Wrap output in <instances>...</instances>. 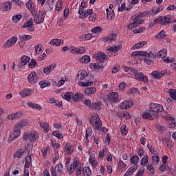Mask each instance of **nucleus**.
Instances as JSON below:
<instances>
[{"label":"nucleus","mask_w":176,"mask_h":176,"mask_svg":"<svg viewBox=\"0 0 176 176\" xmlns=\"http://www.w3.org/2000/svg\"><path fill=\"white\" fill-rule=\"evenodd\" d=\"M88 16H89V21L94 22L96 21V20H97V15L96 14H94L93 11H92V13L89 14Z\"/></svg>","instance_id":"338daca9"},{"label":"nucleus","mask_w":176,"mask_h":176,"mask_svg":"<svg viewBox=\"0 0 176 176\" xmlns=\"http://www.w3.org/2000/svg\"><path fill=\"white\" fill-rule=\"evenodd\" d=\"M23 116V111H18L16 113H12L7 116V119L10 120H14V119H19Z\"/></svg>","instance_id":"b1692460"},{"label":"nucleus","mask_w":176,"mask_h":176,"mask_svg":"<svg viewBox=\"0 0 176 176\" xmlns=\"http://www.w3.org/2000/svg\"><path fill=\"white\" fill-rule=\"evenodd\" d=\"M74 96V93L69 91L66 92L65 94H62L61 97L63 98V100H65L68 102H71V100H72V97Z\"/></svg>","instance_id":"473e14b6"},{"label":"nucleus","mask_w":176,"mask_h":176,"mask_svg":"<svg viewBox=\"0 0 176 176\" xmlns=\"http://www.w3.org/2000/svg\"><path fill=\"white\" fill-rule=\"evenodd\" d=\"M12 5L13 3H12V1H6L3 4V10H5L6 12H9V10L12 9Z\"/></svg>","instance_id":"ea45409f"},{"label":"nucleus","mask_w":176,"mask_h":176,"mask_svg":"<svg viewBox=\"0 0 176 176\" xmlns=\"http://www.w3.org/2000/svg\"><path fill=\"white\" fill-rule=\"evenodd\" d=\"M52 135H54V137H56L58 140H61L63 138V134L58 132V131H54L52 133Z\"/></svg>","instance_id":"69168bd1"},{"label":"nucleus","mask_w":176,"mask_h":176,"mask_svg":"<svg viewBox=\"0 0 176 176\" xmlns=\"http://www.w3.org/2000/svg\"><path fill=\"white\" fill-rule=\"evenodd\" d=\"M147 14H148V12H144L141 13L140 14L135 16L133 22H131L128 25V28L129 30H134V28H137V27H138V25H140L142 24V23H144V20H142V17H145V16H146Z\"/></svg>","instance_id":"7ed1b4c3"},{"label":"nucleus","mask_w":176,"mask_h":176,"mask_svg":"<svg viewBox=\"0 0 176 176\" xmlns=\"http://www.w3.org/2000/svg\"><path fill=\"white\" fill-rule=\"evenodd\" d=\"M30 60H31V58H30L28 56H23L21 57V61L19 63V67H24L25 65H27L28 63H30Z\"/></svg>","instance_id":"c756f323"},{"label":"nucleus","mask_w":176,"mask_h":176,"mask_svg":"<svg viewBox=\"0 0 176 176\" xmlns=\"http://www.w3.org/2000/svg\"><path fill=\"white\" fill-rule=\"evenodd\" d=\"M168 93L172 100L176 101V89H169Z\"/></svg>","instance_id":"09e8293b"},{"label":"nucleus","mask_w":176,"mask_h":176,"mask_svg":"<svg viewBox=\"0 0 176 176\" xmlns=\"http://www.w3.org/2000/svg\"><path fill=\"white\" fill-rule=\"evenodd\" d=\"M167 56V50H162L157 53V57H160L161 58H164Z\"/></svg>","instance_id":"680f3d73"},{"label":"nucleus","mask_w":176,"mask_h":176,"mask_svg":"<svg viewBox=\"0 0 176 176\" xmlns=\"http://www.w3.org/2000/svg\"><path fill=\"white\" fill-rule=\"evenodd\" d=\"M23 137L25 141H28L29 140L30 142L34 143L36 142V141H38L39 139V133L35 131H33L24 133Z\"/></svg>","instance_id":"20e7f679"},{"label":"nucleus","mask_w":176,"mask_h":176,"mask_svg":"<svg viewBox=\"0 0 176 176\" xmlns=\"http://www.w3.org/2000/svg\"><path fill=\"white\" fill-rule=\"evenodd\" d=\"M89 67L92 71H97V69H101L102 68V65H99L97 63H90Z\"/></svg>","instance_id":"8fccbe9b"},{"label":"nucleus","mask_w":176,"mask_h":176,"mask_svg":"<svg viewBox=\"0 0 176 176\" xmlns=\"http://www.w3.org/2000/svg\"><path fill=\"white\" fill-rule=\"evenodd\" d=\"M122 49V44H120L119 45H114L113 47H110L107 48V52H109L111 54H113V53H116L117 54L118 52Z\"/></svg>","instance_id":"393cba45"},{"label":"nucleus","mask_w":176,"mask_h":176,"mask_svg":"<svg viewBox=\"0 0 176 176\" xmlns=\"http://www.w3.org/2000/svg\"><path fill=\"white\" fill-rule=\"evenodd\" d=\"M28 107L30 108H32V109H37L38 111L42 110V107L40 104L32 103L31 102H29L28 103Z\"/></svg>","instance_id":"a18cd8bd"},{"label":"nucleus","mask_w":176,"mask_h":176,"mask_svg":"<svg viewBox=\"0 0 176 176\" xmlns=\"http://www.w3.org/2000/svg\"><path fill=\"white\" fill-rule=\"evenodd\" d=\"M120 133L122 135H127L129 134V128L127 125L122 124L120 127Z\"/></svg>","instance_id":"de8ad7c7"},{"label":"nucleus","mask_w":176,"mask_h":176,"mask_svg":"<svg viewBox=\"0 0 176 176\" xmlns=\"http://www.w3.org/2000/svg\"><path fill=\"white\" fill-rule=\"evenodd\" d=\"M134 76L135 79L140 82H144V83H148V76H145L142 72H135Z\"/></svg>","instance_id":"ddd939ff"},{"label":"nucleus","mask_w":176,"mask_h":176,"mask_svg":"<svg viewBox=\"0 0 176 176\" xmlns=\"http://www.w3.org/2000/svg\"><path fill=\"white\" fill-rule=\"evenodd\" d=\"M39 79V76H38V74L35 72H32L28 76V80L29 83H31L32 85H34V83H36Z\"/></svg>","instance_id":"4468645a"},{"label":"nucleus","mask_w":176,"mask_h":176,"mask_svg":"<svg viewBox=\"0 0 176 176\" xmlns=\"http://www.w3.org/2000/svg\"><path fill=\"white\" fill-rule=\"evenodd\" d=\"M63 43V40L58 38L52 39L50 42V45H52V46H61Z\"/></svg>","instance_id":"4c0bfd02"},{"label":"nucleus","mask_w":176,"mask_h":176,"mask_svg":"<svg viewBox=\"0 0 176 176\" xmlns=\"http://www.w3.org/2000/svg\"><path fill=\"white\" fill-rule=\"evenodd\" d=\"M32 162V157H31V154H28L27 157L25 158V170L23 176H30V164H31Z\"/></svg>","instance_id":"1a4fd4ad"},{"label":"nucleus","mask_w":176,"mask_h":176,"mask_svg":"<svg viewBox=\"0 0 176 176\" xmlns=\"http://www.w3.org/2000/svg\"><path fill=\"white\" fill-rule=\"evenodd\" d=\"M93 81H80L78 82V86H81L82 87H87V86H91Z\"/></svg>","instance_id":"603ef678"},{"label":"nucleus","mask_w":176,"mask_h":176,"mask_svg":"<svg viewBox=\"0 0 176 176\" xmlns=\"http://www.w3.org/2000/svg\"><path fill=\"white\" fill-rule=\"evenodd\" d=\"M44 20L45 13L42 11H39L34 16V23H36V24H41V23H43Z\"/></svg>","instance_id":"2eb2a0df"},{"label":"nucleus","mask_w":176,"mask_h":176,"mask_svg":"<svg viewBox=\"0 0 176 176\" xmlns=\"http://www.w3.org/2000/svg\"><path fill=\"white\" fill-rule=\"evenodd\" d=\"M126 167H127V164H124V162H123V161L120 160V162L118 163V168L121 171H124L126 170Z\"/></svg>","instance_id":"bf43d9fd"},{"label":"nucleus","mask_w":176,"mask_h":176,"mask_svg":"<svg viewBox=\"0 0 176 176\" xmlns=\"http://www.w3.org/2000/svg\"><path fill=\"white\" fill-rule=\"evenodd\" d=\"M102 107V102H93L91 105V109H95L96 111H100Z\"/></svg>","instance_id":"58836bf2"},{"label":"nucleus","mask_w":176,"mask_h":176,"mask_svg":"<svg viewBox=\"0 0 176 176\" xmlns=\"http://www.w3.org/2000/svg\"><path fill=\"white\" fill-rule=\"evenodd\" d=\"M100 120V116L96 113H92L91 117L89 118V123H91V121L96 122V120Z\"/></svg>","instance_id":"6e6d98bb"},{"label":"nucleus","mask_w":176,"mask_h":176,"mask_svg":"<svg viewBox=\"0 0 176 176\" xmlns=\"http://www.w3.org/2000/svg\"><path fill=\"white\" fill-rule=\"evenodd\" d=\"M86 76H87V72L85 70H80L78 72L76 79H80V80H83V79H85Z\"/></svg>","instance_id":"c9c22d12"},{"label":"nucleus","mask_w":176,"mask_h":176,"mask_svg":"<svg viewBox=\"0 0 176 176\" xmlns=\"http://www.w3.org/2000/svg\"><path fill=\"white\" fill-rule=\"evenodd\" d=\"M64 170V166L61 163H58L55 167L51 168V172L52 176H57V174H61Z\"/></svg>","instance_id":"f8f14e48"},{"label":"nucleus","mask_w":176,"mask_h":176,"mask_svg":"<svg viewBox=\"0 0 176 176\" xmlns=\"http://www.w3.org/2000/svg\"><path fill=\"white\" fill-rule=\"evenodd\" d=\"M50 82L48 80H44L39 82V85L41 89H45V87H50Z\"/></svg>","instance_id":"3c124183"},{"label":"nucleus","mask_w":176,"mask_h":176,"mask_svg":"<svg viewBox=\"0 0 176 176\" xmlns=\"http://www.w3.org/2000/svg\"><path fill=\"white\" fill-rule=\"evenodd\" d=\"M85 96H83V94L78 92L75 94H73L72 96V100L74 102H79L83 100Z\"/></svg>","instance_id":"5701e85b"},{"label":"nucleus","mask_w":176,"mask_h":176,"mask_svg":"<svg viewBox=\"0 0 176 176\" xmlns=\"http://www.w3.org/2000/svg\"><path fill=\"white\" fill-rule=\"evenodd\" d=\"M107 100L110 102H116L119 101V94L116 92H111L110 94H108Z\"/></svg>","instance_id":"dca6fc26"},{"label":"nucleus","mask_w":176,"mask_h":176,"mask_svg":"<svg viewBox=\"0 0 176 176\" xmlns=\"http://www.w3.org/2000/svg\"><path fill=\"white\" fill-rule=\"evenodd\" d=\"M25 153V150H24V148H19L18 151L15 152V153L13 155V157L14 159H21Z\"/></svg>","instance_id":"7c9ffc66"},{"label":"nucleus","mask_w":176,"mask_h":176,"mask_svg":"<svg viewBox=\"0 0 176 176\" xmlns=\"http://www.w3.org/2000/svg\"><path fill=\"white\" fill-rule=\"evenodd\" d=\"M171 73L167 70H162V71H154L151 73L152 76L155 79H160V78H163L165 75H170Z\"/></svg>","instance_id":"9d476101"},{"label":"nucleus","mask_w":176,"mask_h":176,"mask_svg":"<svg viewBox=\"0 0 176 176\" xmlns=\"http://www.w3.org/2000/svg\"><path fill=\"white\" fill-rule=\"evenodd\" d=\"M12 133L9 136L8 142L10 143L12 141H14L18 137H20L21 134V129H19L16 125L14 126Z\"/></svg>","instance_id":"0eeeda50"},{"label":"nucleus","mask_w":176,"mask_h":176,"mask_svg":"<svg viewBox=\"0 0 176 176\" xmlns=\"http://www.w3.org/2000/svg\"><path fill=\"white\" fill-rule=\"evenodd\" d=\"M134 105L133 100H124L120 104V109H129Z\"/></svg>","instance_id":"f3484780"},{"label":"nucleus","mask_w":176,"mask_h":176,"mask_svg":"<svg viewBox=\"0 0 176 176\" xmlns=\"http://www.w3.org/2000/svg\"><path fill=\"white\" fill-rule=\"evenodd\" d=\"M20 96L21 97H28L29 96H31L32 94V91H31L30 89L26 88L19 93Z\"/></svg>","instance_id":"e433bc0d"},{"label":"nucleus","mask_w":176,"mask_h":176,"mask_svg":"<svg viewBox=\"0 0 176 176\" xmlns=\"http://www.w3.org/2000/svg\"><path fill=\"white\" fill-rule=\"evenodd\" d=\"M39 126L44 131V133H49L50 130V126H49V124L46 122H43V121H41L39 122Z\"/></svg>","instance_id":"72a5a7b5"},{"label":"nucleus","mask_w":176,"mask_h":176,"mask_svg":"<svg viewBox=\"0 0 176 176\" xmlns=\"http://www.w3.org/2000/svg\"><path fill=\"white\" fill-rule=\"evenodd\" d=\"M166 36V34L164 30H161L160 32L155 35V38H157V39H164Z\"/></svg>","instance_id":"4d7b16f0"},{"label":"nucleus","mask_w":176,"mask_h":176,"mask_svg":"<svg viewBox=\"0 0 176 176\" xmlns=\"http://www.w3.org/2000/svg\"><path fill=\"white\" fill-rule=\"evenodd\" d=\"M89 163L94 168H97V167H99L100 166L98 162L96 160V155H94V154H92L89 156Z\"/></svg>","instance_id":"6ab92c4d"},{"label":"nucleus","mask_w":176,"mask_h":176,"mask_svg":"<svg viewBox=\"0 0 176 176\" xmlns=\"http://www.w3.org/2000/svg\"><path fill=\"white\" fill-rule=\"evenodd\" d=\"M56 11L60 12L63 10V1L62 0H58L56 4Z\"/></svg>","instance_id":"5fc2aeb1"},{"label":"nucleus","mask_w":176,"mask_h":176,"mask_svg":"<svg viewBox=\"0 0 176 176\" xmlns=\"http://www.w3.org/2000/svg\"><path fill=\"white\" fill-rule=\"evenodd\" d=\"M102 28H101L100 26H96L91 30L92 34H100V32H102Z\"/></svg>","instance_id":"e2e57ef3"},{"label":"nucleus","mask_w":176,"mask_h":176,"mask_svg":"<svg viewBox=\"0 0 176 176\" xmlns=\"http://www.w3.org/2000/svg\"><path fill=\"white\" fill-rule=\"evenodd\" d=\"M65 152L67 153V155H71L72 152H74V147L69 143L66 144V146L65 147Z\"/></svg>","instance_id":"c03bdc74"},{"label":"nucleus","mask_w":176,"mask_h":176,"mask_svg":"<svg viewBox=\"0 0 176 176\" xmlns=\"http://www.w3.org/2000/svg\"><path fill=\"white\" fill-rule=\"evenodd\" d=\"M91 169L89 166H85L82 168L83 176H91Z\"/></svg>","instance_id":"37998d69"},{"label":"nucleus","mask_w":176,"mask_h":176,"mask_svg":"<svg viewBox=\"0 0 176 176\" xmlns=\"http://www.w3.org/2000/svg\"><path fill=\"white\" fill-rule=\"evenodd\" d=\"M91 126L95 130H97L98 131L100 129H101V126H102V123L101 122V120H96V121H91L90 122Z\"/></svg>","instance_id":"412c9836"},{"label":"nucleus","mask_w":176,"mask_h":176,"mask_svg":"<svg viewBox=\"0 0 176 176\" xmlns=\"http://www.w3.org/2000/svg\"><path fill=\"white\" fill-rule=\"evenodd\" d=\"M107 58V54L104 52H98L96 54V61L98 63H102Z\"/></svg>","instance_id":"2f4dec72"},{"label":"nucleus","mask_w":176,"mask_h":176,"mask_svg":"<svg viewBox=\"0 0 176 176\" xmlns=\"http://www.w3.org/2000/svg\"><path fill=\"white\" fill-rule=\"evenodd\" d=\"M148 160H149L148 159V155H144V157H142V159L140 161L141 166H143V167H145V166H146V164H148Z\"/></svg>","instance_id":"13d9d810"},{"label":"nucleus","mask_w":176,"mask_h":176,"mask_svg":"<svg viewBox=\"0 0 176 176\" xmlns=\"http://www.w3.org/2000/svg\"><path fill=\"white\" fill-rule=\"evenodd\" d=\"M156 118L152 112H151V110L145 111L142 114V118L143 119H148V120H153Z\"/></svg>","instance_id":"bb28decb"},{"label":"nucleus","mask_w":176,"mask_h":176,"mask_svg":"<svg viewBox=\"0 0 176 176\" xmlns=\"http://www.w3.org/2000/svg\"><path fill=\"white\" fill-rule=\"evenodd\" d=\"M130 162L133 166H138V162H140V157L138 155H133L131 157Z\"/></svg>","instance_id":"49530a36"},{"label":"nucleus","mask_w":176,"mask_h":176,"mask_svg":"<svg viewBox=\"0 0 176 176\" xmlns=\"http://www.w3.org/2000/svg\"><path fill=\"white\" fill-rule=\"evenodd\" d=\"M149 110L150 112L153 113L155 118H157L160 112H163V111H164L162 104H159L157 103H151L149 106Z\"/></svg>","instance_id":"39448f33"},{"label":"nucleus","mask_w":176,"mask_h":176,"mask_svg":"<svg viewBox=\"0 0 176 176\" xmlns=\"http://www.w3.org/2000/svg\"><path fill=\"white\" fill-rule=\"evenodd\" d=\"M17 41H18L17 37L12 36L3 43V47L4 49H10L11 47H13V46L16 45Z\"/></svg>","instance_id":"6e6552de"},{"label":"nucleus","mask_w":176,"mask_h":176,"mask_svg":"<svg viewBox=\"0 0 176 176\" xmlns=\"http://www.w3.org/2000/svg\"><path fill=\"white\" fill-rule=\"evenodd\" d=\"M78 160H74L73 163L69 166L68 171L69 174H73L74 173L75 170L79 166H78Z\"/></svg>","instance_id":"cd10ccee"},{"label":"nucleus","mask_w":176,"mask_h":176,"mask_svg":"<svg viewBox=\"0 0 176 176\" xmlns=\"http://www.w3.org/2000/svg\"><path fill=\"white\" fill-rule=\"evenodd\" d=\"M32 38V36L28 34H23V36H20L21 41H30Z\"/></svg>","instance_id":"0e129e2a"},{"label":"nucleus","mask_w":176,"mask_h":176,"mask_svg":"<svg viewBox=\"0 0 176 176\" xmlns=\"http://www.w3.org/2000/svg\"><path fill=\"white\" fill-rule=\"evenodd\" d=\"M90 61H91V58L88 55H84L78 59V63H81L82 64H88Z\"/></svg>","instance_id":"f704fd0d"},{"label":"nucleus","mask_w":176,"mask_h":176,"mask_svg":"<svg viewBox=\"0 0 176 176\" xmlns=\"http://www.w3.org/2000/svg\"><path fill=\"white\" fill-rule=\"evenodd\" d=\"M171 23V15H166L165 16H160L154 20V24H161V25H166Z\"/></svg>","instance_id":"423d86ee"},{"label":"nucleus","mask_w":176,"mask_h":176,"mask_svg":"<svg viewBox=\"0 0 176 176\" xmlns=\"http://www.w3.org/2000/svg\"><path fill=\"white\" fill-rule=\"evenodd\" d=\"M48 152H50V146H47L46 147H43L41 149V153H42L43 157H46L47 156Z\"/></svg>","instance_id":"864d4df0"},{"label":"nucleus","mask_w":176,"mask_h":176,"mask_svg":"<svg viewBox=\"0 0 176 176\" xmlns=\"http://www.w3.org/2000/svg\"><path fill=\"white\" fill-rule=\"evenodd\" d=\"M26 8L30 13H32V16H35L36 14V7L34 3V1L32 0H28L25 3Z\"/></svg>","instance_id":"9b49d317"},{"label":"nucleus","mask_w":176,"mask_h":176,"mask_svg":"<svg viewBox=\"0 0 176 176\" xmlns=\"http://www.w3.org/2000/svg\"><path fill=\"white\" fill-rule=\"evenodd\" d=\"M117 36H118L116 34L111 33L104 38V41L106 42V43H113V42H115V41H116Z\"/></svg>","instance_id":"a211bd4d"},{"label":"nucleus","mask_w":176,"mask_h":176,"mask_svg":"<svg viewBox=\"0 0 176 176\" xmlns=\"http://www.w3.org/2000/svg\"><path fill=\"white\" fill-rule=\"evenodd\" d=\"M146 43H148V42L146 41H140L138 43L134 45L131 47V50H136V49H141V47H144V46H145Z\"/></svg>","instance_id":"a19ab883"},{"label":"nucleus","mask_w":176,"mask_h":176,"mask_svg":"<svg viewBox=\"0 0 176 176\" xmlns=\"http://www.w3.org/2000/svg\"><path fill=\"white\" fill-rule=\"evenodd\" d=\"M34 24V21H32V19H29L27 22H25L23 24V28H28V31L30 32H32L34 30H35V28L32 25Z\"/></svg>","instance_id":"4be33fe9"},{"label":"nucleus","mask_w":176,"mask_h":176,"mask_svg":"<svg viewBox=\"0 0 176 176\" xmlns=\"http://www.w3.org/2000/svg\"><path fill=\"white\" fill-rule=\"evenodd\" d=\"M54 68H56V64L52 63L49 66L44 67L43 72L44 74H45V75H49V74H51V72H53V71H54Z\"/></svg>","instance_id":"c85d7f7f"},{"label":"nucleus","mask_w":176,"mask_h":176,"mask_svg":"<svg viewBox=\"0 0 176 176\" xmlns=\"http://www.w3.org/2000/svg\"><path fill=\"white\" fill-rule=\"evenodd\" d=\"M91 38H93V34H87L85 35L80 36V39H82V41H90Z\"/></svg>","instance_id":"052dcab7"},{"label":"nucleus","mask_w":176,"mask_h":176,"mask_svg":"<svg viewBox=\"0 0 176 176\" xmlns=\"http://www.w3.org/2000/svg\"><path fill=\"white\" fill-rule=\"evenodd\" d=\"M27 126H28V120L27 119L21 120L15 124V126L21 130V129H24V127H27Z\"/></svg>","instance_id":"aec40b11"},{"label":"nucleus","mask_w":176,"mask_h":176,"mask_svg":"<svg viewBox=\"0 0 176 176\" xmlns=\"http://www.w3.org/2000/svg\"><path fill=\"white\" fill-rule=\"evenodd\" d=\"M87 3L86 1H82L80 5L78 14L80 19H87L89 16V14H91L93 13V10H87Z\"/></svg>","instance_id":"f03ea898"},{"label":"nucleus","mask_w":176,"mask_h":176,"mask_svg":"<svg viewBox=\"0 0 176 176\" xmlns=\"http://www.w3.org/2000/svg\"><path fill=\"white\" fill-rule=\"evenodd\" d=\"M131 57H137V56H142V57H146L144 61L147 65H151L153 63V60L156 58V54H153V52H150L148 53L145 51H135L131 53Z\"/></svg>","instance_id":"f257e3e1"},{"label":"nucleus","mask_w":176,"mask_h":176,"mask_svg":"<svg viewBox=\"0 0 176 176\" xmlns=\"http://www.w3.org/2000/svg\"><path fill=\"white\" fill-rule=\"evenodd\" d=\"M29 68H35V67H36L37 64H36V60L35 59H32L30 63H29Z\"/></svg>","instance_id":"774afa93"},{"label":"nucleus","mask_w":176,"mask_h":176,"mask_svg":"<svg viewBox=\"0 0 176 176\" xmlns=\"http://www.w3.org/2000/svg\"><path fill=\"white\" fill-rule=\"evenodd\" d=\"M96 91L97 89L94 87H88L85 89V96H93V94H96Z\"/></svg>","instance_id":"a878e982"},{"label":"nucleus","mask_w":176,"mask_h":176,"mask_svg":"<svg viewBox=\"0 0 176 176\" xmlns=\"http://www.w3.org/2000/svg\"><path fill=\"white\" fill-rule=\"evenodd\" d=\"M106 12L107 20H113V19H115V12L113 10L107 8Z\"/></svg>","instance_id":"79ce46f5"}]
</instances>
